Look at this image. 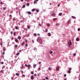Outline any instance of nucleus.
I'll return each mask as SVG.
<instances>
[{
    "label": "nucleus",
    "instance_id": "obj_64",
    "mask_svg": "<svg viewBox=\"0 0 80 80\" xmlns=\"http://www.w3.org/2000/svg\"><path fill=\"white\" fill-rule=\"evenodd\" d=\"M38 35L39 36L40 35V34H38Z\"/></svg>",
    "mask_w": 80,
    "mask_h": 80
},
{
    "label": "nucleus",
    "instance_id": "obj_16",
    "mask_svg": "<svg viewBox=\"0 0 80 80\" xmlns=\"http://www.w3.org/2000/svg\"><path fill=\"white\" fill-rule=\"evenodd\" d=\"M30 65L29 64L28 65V68H30Z\"/></svg>",
    "mask_w": 80,
    "mask_h": 80
},
{
    "label": "nucleus",
    "instance_id": "obj_29",
    "mask_svg": "<svg viewBox=\"0 0 80 80\" xmlns=\"http://www.w3.org/2000/svg\"><path fill=\"white\" fill-rule=\"evenodd\" d=\"M52 53H53V51H51L50 52V54H52Z\"/></svg>",
    "mask_w": 80,
    "mask_h": 80
},
{
    "label": "nucleus",
    "instance_id": "obj_15",
    "mask_svg": "<svg viewBox=\"0 0 80 80\" xmlns=\"http://www.w3.org/2000/svg\"><path fill=\"white\" fill-rule=\"evenodd\" d=\"M33 35H34L35 37H37V34L34 33Z\"/></svg>",
    "mask_w": 80,
    "mask_h": 80
},
{
    "label": "nucleus",
    "instance_id": "obj_32",
    "mask_svg": "<svg viewBox=\"0 0 80 80\" xmlns=\"http://www.w3.org/2000/svg\"><path fill=\"white\" fill-rule=\"evenodd\" d=\"M3 52H5V48H3Z\"/></svg>",
    "mask_w": 80,
    "mask_h": 80
},
{
    "label": "nucleus",
    "instance_id": "obj_17",
    "mask_svg": "<svg viewBox=\"0 0 80 80\" xmlns=\"http://www.w3.org/2000/svg\"><path fill=\"white\" fill-rule=\"evenodd\" d=\"M57 18H54L53 19V21H55V20H57Z\"/></svg>",
    "mask_w": 80,
    "mask_h": 80
},
{
    "label": "nucleus",
    "instance_id": "obj_31",
    "mask_svg": "<svg viewBox=\"0 0 80 80\" xmlns=\"http://www.w3.org/2000/svg\"><path fill=\"white\" fill-rule=\"evenodd\" d=\"M18 46V45H15V48H17V47Z\"/></svg>",
    "mask_w": 80,
    "mask_h": 80
},
{
    "label": "nucleus",
    "instance_id": "obj_41",
    "mask_svg": "<svg viewBox=\"0 0 80 80\" xmlns=\"http://www.w3.org/2000/svg\"><path fill=\"white\" fill-rule=\"evenodd\" d=\"M3 63H4L3 62H1V64H2V65H3Z\"/></svg>",
    "mask_w": 80,
    "mask_h": 80
},
{
    "label": "nucleus",
    "instance_id": "obj_30",
    "mask_svg": "<svg viewBox=\"0 0 80 80\" xmlns=\"http://www.w3.org/2000/svg\"><path fill=\"white\" fill-rule=\"evenodd\" d=\"M62 13H59L60 16H62Z\"/></svg>",
    "mask_w": 80,
    "mask_h": 80
},
{
    "label": "nucleus",
    "instance_id": "obj_35",
    "mask_svg": "<svg viewBox=\"0 0 80 80\" xmlns=\"http://www.w3.org/2000/svg\"><path fill=\"white\" fill-rule=\"evenodd\" d=\"M45 32H48V29L46 30Z\"/></svg>",
    "mask_w": 80,
    "mask_h": 80
},
{
    "label": "nucleus",
    "instance_id": "obj_56",
    "mask_svg": "<svg viewBox=\"0 0 80 80\" xmlns=\"http://www.w3.org/2000/svg\"><path fill=\"white\" fill-rule=\"evenodd\" d=\"M21 2H23V0H21Z\"/></svg>",
    "mask_w": 80,
    "mask_h": 80
},
{
    "label": "nucleus",
    "instance_id": "obj_59",
    "mask_svg": "<svg viewBox=\"0 0 80 80\" xmlns=\"http://www.w3.org/2000/svg\"><path fill=\"white\" fill-rule=\"evenodd\" d=\"M12 40H13V38L12 37Z\"/></svg>",
    "mask_w": 80,
    "mask_h": 80
},
{
    "label": "nucleus",
    "instance_id": "obj_63",
    "mask_svg": "<svg viewBox=\"0 0 80 80\" xmlns=\"http://www.w3.org/2000/svg\"><path fill=\"white\" fill-rule=\"evenodd\" d=\"M58 7H59L60 6V4H58Z\"/></svg>",
    "mask_w": 80,
    "mask_h": 80
},
{
    "label": "nucleus",
    "instance_id": "obj_44",
    "mask_svg": "<svg viewBox=\"0 0 80 80\" xmlns=\"http://www.w3.org/2000/svg\"><path fill=\"white\" fill-rule=\"evenodd\" d=\"M36 12H38V10H36Z\"/></svg>",
    "mask_w": 80,
    "mask_h": 80
},
{
    "label": "nucleus",
    "instance_id": "obj_13",
    "mask_svg": "<svg viewBox=\"0 0 80 80\" xmlns=\"http://www.w3.org/2000/svg\"><path fill=\"white\" fill-rule=\"evenodd\" d=\"M15 28L16 30H17V29H18V26H16L15 27Z\"/></svg>",
    "mask_w": 80,
    "mask_h": 80
},
{
    "label": "nucleus",
    "instance_id": "obj_21",
    "mask_svg": "<svg viewBox=\"0 0 80 80\" xmlns=\"http://www.w3.org/2000/svg\"><path fill=\"white\" fill-rule=\"evenodd\" d=\"M16 33V32H14V33H13V35L14 36H15L16 35V34H15Z\"/></svg>",
    "mask_w": 80,
    "mask_h": 80
},
{
    "label": "nucleus",
    "instance_id": "obj_55",
    "mask_svg": "<svg viewBox=\"0 0 80 80\" xmlns=\"http://www.w3.org/2000/svg\"><path fill=\"white\" fill-rule=\"evenodd\" d=\"M21 72H22V73H23V71H21Z\"/></svg>",
    "mask_w": 80,
    "mask_h": 80
},
{
    "label": "nucleus",
    "instance_id": "obj_51",
    "mask_svg": "<svg viewBox=\"0 0 80 80\" xmlns=\"http://www.w3.org/2000/svg\"><path fill=\"white\" fill-rule=\"evenodd\" d=\"M38 69H39V70H41L40 68H38Z\"/></svg>",
    "mask_w": 80,
    "mask_h": 80
},
{
    "label": "nucleus",
    "instance_id": "obj_8",
    "mask_svg": "<svg viewBox=\"0 0 80 80\" xmlns=\"http://www.w3.org/2000/svg\"><path fill=\"white\" fill-rule=\"evenodd\" d=\"M27 13H28L29 15H31V13L30 12H27Z\"/></svg>",
    "mask_w": 80,
    "mask_h": 80
},
{
    "label": "nucleus",
    "instance_id": "obj_5",
    "mask_svg": "<svg viewBox=\"0 0 80 80\" xmlns=\"http://www.w3.org/2000/svg\"><path fill=\"white\" fill-rule=\"evenodd\" d=\"M21 37L20 36H18V39H19V40H20V39H21Z\"/></svg>",
    "mask_w": 80,
    "mask_h": 80
},
{
    "label": "nucleus",
    "instance_id": "obj_28",
    "mask_svg": "<svg viewBox=\"0 0 80 80\" xmlns=\"http://www.w3.org/2000/svg\"><path fill=\"white\" fill-rule=\"evenodd\" d=\"M20 54V53L19 52H18L16 54V55H18Z\"/></svg>",
    "mask_w": 80,
    "mask_h": 80
},
{
    "label": "nucleus",
    "instance_id": "obj_3",
    "mask_svg": "<svg viewBox=\"0 0 80 80\" xmlns=\"http://www.w3.org/2000/svg\"><path fill=\"white\" fill-rule=\"evenodd\" d=\"M31 78L32 80H33L34 79V76L33 75H32L31 77Z\"/></svg>",
    "mask_w": 80,
    "mask_h": 80
},
{
    "label": "nucleus",
    "instance_id": "obj_43",
    "mask_svg": "<svg viewBox=\"0 0 80 80\" xmlns=\"http://www.w3.org/2000/svg\"><path fill=\"white\" fill-rule=\"evenodd\" d=\"M43 11L44 12H45V9H43Z\"/></svg>",
    "mask_w": 80,
    "mask_h": 80
},
{
    "label": "nucleus",
    "instance_id": "obj_58",
    "mask_svg": "<svg viewBox=\"0 0 80 80\" xmlns=\"http://www.w3.org/2000/svg\"><path fill=\"white\" fill-rule=\"evenodd\" d=\"M64 80H67V78H65Z\"/></svg>",
    "mask_w": 80,
    "mask_h": 80
},
{
    "label": "nucleus",
    "instance_id": "obj_47",
    "mask_svg": "<svg viewBox=\"0 0 80 80\" xmlns=\"http://www.w3.org/2000/svg\"><path fill=\"white\" fill-rule=\"evenodd\" d=\"M25 47H27V46H28V44H26V45H25Z\"/></svg>",
    "mask_w": 80,
    "mask_h": 80
},
{
    "label": "nucleus",
    "instance_id": "obj_36",
    "mask_svg": "<svg viewBox=\"0 0 80 80\" xmlns=\"http://www.w3.org/2000/svg\"><path fill=\"white\" fill-rule=\"evenodd\" d=\"M36 3V1L35 0L34 2V4H35Z\"/></svg>",
    "mask_w": 80,
    "mask_h": 80
},
{
    "label": "nucleus",
    "instance_id": "obj_61",
    "mask_svg": "<svg viewBox=\"0 0 80 80\" xmlns=\"http://www.w3.org/2000/svg\"><path fill=\"white\" fill-rule=\"evenodd\" d=\"M71 68H69V70H71Z\"/></svg>",
    "mask_w": 80,
    "mask_h": 80
},
{
    "label": "nucleus",
    "instance_id": "obj_40",
    "mask_svg": "<svg viewBox=\"0 0 80 80\" xmlns=\"http://www.w3.org/2000/svg\"><path fill=\"white\" fill-rule=\"evenodd\" d=\"M12 20L13 21H14L15 20V18H13Z\"/></svg>",
    "mask_w": 80,
    "mask_h": 80
},
{
    "label": "nucleus",
    "instance_id": "obj_45",
    "mask_svg": "<svg viewBox=\"0 0 80 80\" xmlns=\"http://www.w3.org/2000/svg\"><path fill=\"white\" fill-rule=\"evenodd\" d=\"M75 55H76V53H74L73 54V56H75Z\"/></svg>",
    "mask_w": 80,
    "mask_h": 80
},
{
    "label": "nucleus",
    "instance_id": "obj_46",
    "mask_svg": "<svg viewBox=\"0 0 80 80\" xmlns=\"http://www.w3.org/2000/svg\"><path fill=\"white\" fill-rule=\"evenodd\" d=\"M64 77H66V76H67V75L66 74H65L64 75Z\"/></svg>",
    "mask_w": 80,
    "mask_h": 80
},
{
    "label": "nucleus",
    "instance_id": "obj_24",
    "mask_svg": "<svg viewBox=\"0 0 80 80\" xmlns=\"http://www.w3.org/2000/svg\"><path fill=\"white\" fill-rule=\"evenodd\" d=\"M72 18H75V16H72Z\"/></svg>",
    "mask_w": 80,
    "mask_h": 80
},
{
    "label": "nucleus",
    "instance_id": "obj_23",
    "mask_svg": "<svg viewBox=\"0 0 80 80\" xmlns=\"http://www.w3.org/2000/svg\"><path fill=\"white\" fill-rule=\"evenodd\" d=\"M76 40H77V41H79V38H76Z\"/></svg>",
    "mask_w": 80,
    "mask_h": 80
},
{
    "label": "nucleus",
    "instance_id": "obj_42",
    "mask_svg": "<svg viewBox=\"0 0 80 80\" xmlns=\"http://www.w3.org/2000/svg\"><path fill=\"white\" fill-rule=\"evenodd\" d=\"M27 27H28V28H30V27L29 26H28Z\"/></svg>",
    "mask_w": 80,
    "mask_h": 80
},
{
    "label": "nucleus",
    "instance_id": "obj_14",
    "mask_svg": "<svg viewBox=\"0 0 80 80\" xmlns=\"http://www.w3.org/2000/svg\"><path fill=\"white\" fill-rule=\"evenodd\" d=\"M48 69L49 70H52V68H49Z\"/></svg>",
    "mask_w": 80,
    "mask_h": 80
},
{
    "label": "nucleus",
    "instance_id": "obj_10",
    "mask_svg": "<svg viewBox=\"0 0 80 80\" xmlns=\"http://www.w3.org/2000/svg\"><path fill=\"white\" fill-rule=\"evenodd\" d=\"M25 44V42H23L22 43V46H23Z\"/></svg>",
    "mask_w": 80,
    "mask_h": 80
},
{
    "label": "nucleus",
    "instance_id": "obj_22",
    "mask_svg": "<svg viewBox=\"0 0 80 80\" xmlns=\"http://www.w3.org/2000/svg\"><path fill=\"white\" fill-rule=\"evenodd\" d=\"M5 9H6V8L5 7V8H3V10H5Z\"/></svg>",
    "mask_w": 80,
    "mask_h": 80
},
{
    "label": "nucleus",
    "instance_id": "obj_19",
    "mask_svg": "<svg viewBox=\"0 0 80 80\" xmlns=\"http://www.w3.org/2000/svg\"><path fill=\"white\" fill-rule=\"evenodd\" d=\"M16 75L17 76H19V74L18 73H16Z\"/></svg>",
    "mask_w": 80,
    "mask_h": 80
},
{
    "label": "nucleus",
    "instance_id": "obj_34",
    "mask_svg": "<svg viewBox=\"0 0 80 80\" xmlns=\"http://www.w3.org/2000/svg\"><path fill=\"white\" fill-rule=\"evenodd\" d=\"M27 6H29V3H27Z\"/></svg>",
    "mask_w": 80,
    "mask_h": 80
},
{
    "label": "nucleus",
    "instance_id": "obj_60",
    "mask_svg": "<svg viewBox=\"0 0 80 80\" xmlns=\"http://www.w3.org/2000/svg\"><path fill=\"white\" fill-rule=\"evenodd\" d=\"M3 54H5V52H2Z\"/></svg>",
    "mask_w": 80,
    "mask_h": 80
},
{
    "label": "nucleus",
    "instance_id": "obj_6",
    "mask_svg": "<svg viewBox=\"0 0 80 80\" xmlns=\"http://www.w3.org/2000/svg\"><path fill=\"white\" fill-rule=\"evenodd\" d=\"M15 41L17 43V42H18V39L16 38L15 39Z\"/></svg>",
    "mask_w": 80,
    "mask_h": 80
},
{
    "label": "nucleus",
    "instance_id": "obj_27",
    "mask_svg": "<svg viewBox=\"0 0 80 80\" xmlns=\"http://www.w3.org/2000/svg\"><path fill=\"white\" fill-rule=\"evenodd\" d=\"M5 66H2V69H3V68H5Z\"/></svg>",
    "mask_w": 80,
    "mask_h": 80
},
{
    "label": "nucleus",
    "instance_id": "obj_39",
    "mask_svg": "<svg viewBox=\"0 0 80 80\" xmlns=\"http://www.w3.org/2000/svg\"><path fill=\"white\" fill-rule=\"evenodd\" d=\"M31 74H33V72H31Z\"/></svg>",
    "mask_w": 80,
    "mask_h": 80
},
{
    "label": "nucleus",
    "instance_id": "obj_33",
    "mask_svg": "<svg viewBox=\"0 0 80 80\" xmlns=\"http://www.w3.org/2000/svg\"><path fill=\"white\" fill-rule=\"evenodd\" d=\"M1 73H3V70H1Z\"/></svg>",
    "mask_w": 80,
    "mask_h": 80
},
{
    "label": "nucleus",
    "instance_id": "obj_12",
    "mask_svg": "<svg viewBox=\"0 0 80 80\" xmlns=\"http://www.w3.org/2000/svg\"><path fill=\"white\" fill-rule=\"evenodd\" d=\"M55 15V13H53L52 14V17H53V16H54Z\"/></svg>",
    "mask_w": 80,
    "mask_h": 80
},
{
    "label": "nucleus",
    "instance_id": "obj_50",
    "mask_svg": "<svg viewBox=\"0 0 80 80\" xmlns=\"http://www.w3.org/2000/svg\"><path fill=\"white\" fill-rule=\"evenodd\" d=\"M22 52V51H21V50H20L19 51V52L20 53V52Z\"/></svg>",
    "mask_w": 80,
    "mask_h": 80
},
{
    "label": "nucleus",
    "instance_id": "obj_4",
    "mask_svg": "<svg viewBox=\"0 0 80 80\" xmlns=\"http://www.w3.org/2000/svg\"><path fill=\"white\" fill-rule=\"evenodd\" d=\"M36 67H37V65L35 64H34L33 65V68H35Z\"/></svg>",
    "mask_w": 80,
    "mask_h": 80
},
{
    "label": "nucleus",
    "instance_id": "obj_26",
    "mask_svg": "<svg viewBox=\"0 0 80 80\" xmlns=\"http://www.w3.org/2000/svg\"><path fill=\"white\" fill-rule=\"evenodd\" d=\"M68 72L69 73H70V71L69 70H68Z\"/></svg>",
    "mask_w": 80,
    "mask_h": 80
},
{
    "label": "nucleus",
    "instance_id": "obj_57",
    "mask_svg": "<svg viewBox=\"0 0 80 80\" xmlns=\"http://www.w3.org/2000/svg\"><path fill=\"white\" fill-rule=\"evenodd\" d=\"M0 4H3V3H2V2H0Z\"/></svg>",
    "mask_w": 80,
    "mask_h": 80
},
{
    "label": "nucleus",
    "instance_id": "obj_53",
    "mask_svg": "<svg viewBox=\"0 0 80 80\" xmlns=\"http://www.w3.org/2000/svg\"><path fill=\"white\" fill-rule=\"evenodd\" d=\"M56 25L57 26V25H58V23H57L56 24Z\"/></svg>",
    "mask_w": 80,
    "mask_h": 80
},
{
    "label": "nucleus",
    "instance_id": "obj_48",
    "mask_svg": "<svg viewBox=\"0 0 80 80\" xmlns=\"http://www.w3.org/2000/svg\"><path fill=\"white\" fill-rule=\"evenodd\" d=\"M25 66H26L27 67H28V65H27V64H25Z\"/></svg>",
    "mask_w": 80,
    "mask_h": 80
},
{
    "label": "nucleus",
    "instance_id": "obj_2",
    "mask_svg": "<svg viewBox=\"0 0 80 80\" xmlns=\"http://www.w3.org/2000/svg\"><path fill=\"white\" fill-rule=\"evenodd\" d=\"M68 44L69 47H70V45H72V42H71V41H70V40H69V42H68Z\"/></svg>",
    "mask_w": 80,
    "mask_h": 80
},
{
    "label": "nucleus",
    "instance_id": "obj_49",
    "mask_svg": "<svg viewBox=\"0 0 80 80\" xmlns=\"http://www.w3.org/2000/svg\"><path fill=\"white\" fill-rule=\"evenodd\" d=\"M12 31H11V35H12Z\"/></svg>",
    "mask_w": 80,
    "mask_h": 80
},
{
    "label": "nucleus",
    "instance_id": "obj_1",
    "mask_svg": "<svg viewBox=\"0 0 80 80\" xmlns=\"http://www.w3.org/2000/svg\"><path fill=\"white\" fill-rule=\"evenodd\" d=\"M38 40H39V41H38ZM37 42H39V43H40V44H42V38L39 37L38 38Z\"/></svg>",
    "mask_w": 80,
    "mask_h": 80
},
{
    "label": "nucleus",
    "instance_id": "obj_25",
    "mask_svg": "<svg viewBox=\"0 0 80 80\" xmlns=\"http://www.w3.org/2000/svg\"><path fill=\"white\" fill-rule=\"evenodd\" d=\"M25 5H23L22 7V8H25Z\"/></svg>",
    "mask_w": 80,
    "mask_h": 80
},
{
    "label": "nucleus",
    "instance_id": "obj_37",
    "mask_svg": "<svg viewBox=\"0 0 80 80\" xmlns=\"http://www.w3.org/2000/svg\"><path fill=\"white\" fill-rule=\"evenodd\" d=\"M38 25L39 26H40V27H41V26H42V25L41 24H40V23L38 24Z\"/></svg>",
    "mask_w": 80,
    "mask_h": 80
},
{
    "label": "nucleus",
    "instance_id": "obj_9",
    "mask_svg": "<svg viewBox=\"0 0 80 80\" xmlns=\"http://www.w3.org/2000/svg\"><path fill=\"white\" fill-rule=\"evenodd\" d=\"M70 20H69L68 22V25H69V23H70Z\"/></svg>",
    "mask_w": 80,
    "mask_h": 80
},
{
    "label": "nucleus",
    "instance_id": "obj_62",
    "mask_svg": "<svg viewBox=\"0 0 80 80\" xmlns=\"http://www.w3.org/2000/svg\"><path fill=\"white\" fill-rule=\"evenodd\" d=\"M39 64H40V63H41V62H39Z\"/></svg>",
    "mask_w": 80,
    "mask_h": 80
},
{
    "label": "nucleus",
    "instance_id": "obj_7",
    "mask_svg": "<svg viewBox=\"0 0 80 80\" xmlns=\"http://www.w3.org/2000/svg\"><path fill=\"white\" fill-rule=\"evenodd\" d=\"M58 70H59V67H57L56 68V71H58Z\"/></svg>",
    "mask_w": 80,
    "mask_h": 80
},
{
    "label": "nucleus",
    "instance_id": "obj_54",
    "mask_svg": "<svg viewBox=\"0 0 80 80\" xmlns=\"http://www.w3.org/2000/svg\"><path fill=\"white\" fill-rule=\"evenodd\" d=\"M46 79H48V78L47 77H46Z\"/></svg>",
    "mask_w": 80,
    "mask_h": 80
},
{
    "label": "nucleus",
    "instance_id": "obj_52",
    "mask_svg": "<svg viewBox=\"0 0 80 80\" xmlns=\"http://www.w3.org/2000/svg\"><path fill=\"white\" fill-rule=\"evenodd\" d=\"M22 75H23V77H25V75H24V74H22Z\"/></svg>",
    "mask_w": 80,
    "mask_h": 80
},
{
    "label": "nucleus",
    "instance_id": "obj_38",
    "mask_svg": "<svg viewBox=\"0 0 80 80\" xmlns=\"http://www.w3.org/2000/svg\"><path fill=\"white\" fill-rule=\"evenodd\" d=\"M78 31H80V28H78Z\"/></svg>",
    "mask_w": 80,
    "mask_h": 80
},
{
    "label": "nucleus",
    "instance_id": "obj_18",
    "mask_svg": "<svg viewBox=\"0 0 80 80\" xmlns=\"http://www.w3.org/2000/svg\"><path fill=\"white\" fill-rule=\"evenodd\" d=\"M35 9H33L32 10V12H34L35 11Z\"/></svg>",
    "mask_w": 80,
    "mask_h": 80
},
{
    "label": "nucleus",
    "instance_id": "obj_20",
    "mask_svg": "<svg viewBox=\"0 0 80 80\" xmlns=\"http://www.w3.org/2000/svg\"><path fill=\"white\" fill-rule=\"evenodd\" d=\"M50 33L49 32L48 33V36H51V34H50Z\"/></svg>",
    "mask_w": 80,
    "mask_h": 80
},
{
    "label": "nucleus",
    "instance_id": "obj_11",
    "mask_svg": "<svg viewBox=\"0 0 80 80\" xmlns=\"http://www.w3.org/2000/svg\"><path fill=\"white\" fill-rule=\"evenodd\" d=\"M47 25L48 26V27H50V24L48 23L47 24Z\"/></svg>",
    "mask_w": 80,
    "mask_h": 80
}]
</instances>
